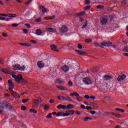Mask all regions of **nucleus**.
Here are the masks:
<instances>
[{"label": "nucleus", "mask_w": 128, "mask_h": 128, "mask_svg": "<svg viewBox=\"0 0 128 128\" xmlns=\"http://www.w3.org/2000/svg\"><path fill=\"white\" fill-rule=\"evenodd\" d=\"M59 32L62 34H66V32H68V26H66L62 25L59 28Z\"/></svg>", "instance_id": "f257e3e1"}, {"label": "nucleus", "mask_w": 128, "mask_h": 128, "mask_svg": "<svg viewBox=\"0 0 128 128\" xmlns=\"http://www.w3.org/2000/svg\"><path fill=\"white\" fill-rule=\"evenodd\" d=\"M42 98L40 97H38L37 100H34V102L32 104L33 108H36L39 104V102H42Z\"/></svg>", "instance_id": "f03ea898"}, {"label": "nucleus", "mask_w": 128, "mask_h": 128, "mask_svg": "<svg viewBox=\"0 0 128 128\" xmlns=\"http://www.w3.org/2000/svg\"><path fill=\"white\" fill-rule=\"evenodd\" d=\"M12 77L13 78L15 79L16 82L18 84L22 83V75H12Z\"/></svg>", "instance_id": "7ed1b4c3"}, {"label": "nucleus", "mask_w": 128, "mask_h": 128, "mask_svg": "<svg viewBox=\"0 0 128 128\" xmlns=\"http://www.w3.org/2000/svg\"><path fill=\"white\" fill-rule=\"evenodd\" d=\"M108 16H102L100 20V22L101 26H104V24H106V22H108Z\"/></svg>", "instance_id": "20e7f679"}, {"label": "nucleus", "mask_w": 128, "mask_h": 128, "mask_svg": "<svg viewBox=\"0 0 128 128\" xmlns=\"http://www.w3.org/2000/svg\"><path fill=\"white\" fill-rule=\"evenodd\" d=\"M10 108V104L8 103L6 101L0 102V108Z\"/></svg>", "instance_id": "39448f33"}, {"label": "nucleus", "mask_w": 128, "mask_h": 128, "mask_svg": "<svg viewBox=\"0 0 128 128\" xmlns=\"http://www.w3.org/2000/svg\"><path fill=\"white\" fill-rule=\"evenodd\" d=\"M58 100H66V102H72V100L68 96L64 97L63 96H58Z\"/></svg>", "instance_id": "423d86ee"}, {"label": "nucleus", "mask_w": 128, "mask_h": 128, "mask_svg": "<svg viewBox=\"0 0 128 128\" xmlns=\"http://www.w3.org/2000/svg\"><path fill=\"white\" fill-rule=\"evenodd\" d=\"M83 82H84V84H87L88 86L92 84V79L86 77L83 78Z\"/></svg>", "instance_id": "0eeeda50"}, {"label": "nucleus", "mask_w": 128, "mask_h": 128, "mask_svg": "<svg viewBox=\"0 0 128 128\" xmlns=\"http://www.w3.org/2000/svg\"><path fill=\"white\" fill-rule=\"evenodd\" d=\"M8 84L9 86V92H12V89L14 88V84L12 82L11 80H8Z\"/></svg>", "instance_id": "6e6552de"}, {"label": "nucleus", "mask_w": 128, "mask_h": 128, "mask_svg": "<svg viewBox=\"0 0 128 128\" xmlns=\"http://www.w3.org/2000/svg\"><path fill=\"white\" fill-rule=\"evenodd\" d=\"M126 78V74H122L120 75L117 78V80L118 82H122V80H124Z\"/></svg>", "instance_id": "1a4fd4ad"}, {"label": "nucleus", "mask_w": 128, "mask_h": 128, "mask_svg": "<svg viewBox=\"0 0 128 128\" xmlns=\"http://www.w3.org/2000/svg\"><path fill=\"white\" fill-rule=\"evenodd\" d=\"M10 92L11 94L13 96V98H20V94H18L16 92H15L13 90Z\"/></svg>", "instance_id": "9d476101"}, {"label": "nucleus", "mask_w": 128, "mask_h": 128, "mask_svg": "<svg viewBox=\"0 0 128 128\" xmlns=\"http://www.w3.org/2000/svg\"><path fill=\"white\" fill-rule=\"evenodd\" d=\"M46 32H56L58 30L56 28H46Z\"/></svg>", "instance_id": "9b49d317"}, {"label": "nucleus", "mask_w": 128, "mask_h": 128, "mask_svg": "<svg viewBox=\"0 0 128 128\" xmlns=\"http://www.w3.org/2000/svg\"><path fill=\"white\" fill-rule=\"evenodd\" d=\"M104 80H112V76H110L108 75H105L103 76Z\"/></svg>", "instance_id": "f8f14e48"}, {"label": "nucleus", "mask_w": 128, "mask_h": 128, "mask_svg": "<svg viewBox=\"0 0 128 128\" xmlns=\"http://www.w3.org/2000/svg\"><path fill=\"white\" fill-rule=\"evenodd\" d=\"M37 66L40 68H42L44 66V63L42 61H39L37 63Z\"/></svg>", "instance_id": "ddd939ff"}, {"label": "nucleus", "mask_w": 128, "mask_h": 128, "mask_svg": "<svg viewBox=\"0 0 128 128\" xmlns=\"http://www.w3.org/2000/svg\"><path fill=\"white\" fill-rule=\"evenodd\" d=\"M57 108H58V110H60V108H62V110H66V106L60 104L57 106Z\"/></svg>", "instance_id": "4468645a"}, {"label": "nucleus", "mask_w": 128, "mask_h": 128, "mask_svg": "<svg viewBox=\"0 0 128 128\" xmlns=\"http://www.w3.org/2000/svg\"><path fill=\"white\" fill-rule=\"evenodd\" d=\"M40 10H42V12L44 14V12H48V9L44 7V6H40Z\"/></svg>", "instance_id": "2eb2a0df"}, {"label": "nucleus", "mask_w": 128, "mask_h": 128, "mask_svg": "<svg viewBox=\"0 0 128 128\" xmlns=\"http://www.w3.org/2000/svg\"><path fill=\"white\" fill-rule=\"evenodd\" d=\"M56 88H58L59 90H68V88L64 86H56Z\"/></svg>", "instance_id": "dca6fc26"}, {"label": "nucleus", "mask_w": 128, "mask_h": 128, "mask_svg": "<svg viewBox=\"0 0 128 128\" xmlns=\"http://www.w3.org/2000/svg\"><path fill=\"white\" fill-rule=\"evenodd\" d=\"M56 18V16H46L44 18V20H54Z\"/></svg>", "instance_id": "f3484780"}, {"label": "nucleus", "mask_w": 128, "mask_h": 128, "mask_svg": "<svg viewBox=\"0 0 128 128\" xmlns=\"http://www.w3.org/2000/svg\"><path fill=\"white\" fill-rule=\"evenodd\" d=\"M62 70L64 72H68L69 68H68V66H64L62 68Z\"/></svg>", "instance_id": "a211bd4d"}, {"label": "nucleus", "mask_w": 128, "mask_h": 128, "mask_svg": "<svg viewBox=\"0 0 128 128\" xmlns=\"http://www.w3.org/2000/svg\"><path fill=\"white\" fill-rule=\"evenodd\" d=\"M50 48H51V50H52L54 52H58V50L56 49L58 48V46L56 45H52L50 46Z\"/></svg>", "instance_id": "6ab92c4d"}, {"label": "nucleus", "mask_w": 128, "mask_h": 128, "mask_svg": "<svg viewBox=\"0 0 128 128\" xmlns=\"http://www.w3.org/2000/svg\"><path fill=\"white\" fill-rule=\"evenodd\" d=\"M74 108V105L72 104H68L66 106V108H67V110H72Z\"/></svg>", "instance_id": "aec40b11"}, {"label": "nucleus", "mask_w": 128, "mask_h": 128, "mask_svg": "<svg viewBox=\"0 0 128 128\" xmlns=\"http://www.w3.org/2000/svg\"><path fill=\"white\" fill-rule=\"evenodd\" d=\"M20 46H31L32 44L30 43H19Z\"/></svg>", "instance_id": "412c9836"}, {"label": "nucleus", "mask_w": 128, "mask_h": 128, "mask_svg": "<svg viewBox=\"0 0 128 128\" xmlns=\"http://www.w3.org/2000/svg\"><path fill=\"white\" fill-rule=\"evenodd\" d=\"M36 32L38 36H42V30L40 29H38L36 30Z\"/></svg>", "instance_id": "4be33fe9"}, {"label": "nucleus", "mask_w": 128, "mask_h": 128, "mask_svg": "<svg viewBox=\"0 0 128 128\" xmlns=\"http://www.w3.org/2000/svg\"><path fill=\"white\" fill-rule=\"evenodd\" d=\"M20 64H14L12 66V68L14 70H20Z\"/></svg>", "instance_id": "5701e85b"}, {"label": "nucleus", "mask_w": 128, "mask_h": 128, "mask_svg": "<svg viewBox=\"0 0 128 128\" xmlns=\"http://www.w3.org/2000/svg\"><path fill=\"white\" fill-rule=\"evenodd\" d=\"M70 96H76V98H77L78 96H80V94H78V93L76 92H74L73 93H70Z\"/></svg>", "instance_id": "b1692460"}, {"label": "nucleus", "mask_w": 128, "mask_h": 128, "mask_svg": "<svg viewBox=\"0 0 128 128\" xmlns=\"http://www.w3.org/2000/svg\"><path fill=\"white\" fill-rule=\"evenodd\" d=\"M8 18H16V14H8Z\"/></svg>", "instance_id": "393cba45"}, {"label": "nucleus", "mask_w": 128, "mask_h": 128, "mask_svg": "<svg viewBox=\"0 0 128 128\" xmlns=\"http://www.w3.org/2000/svg\"><path fill=\"white\" fill-rule=\"evenodd\" d=\"M56 84H62L64 82V80L60 78H58L56 80Z\"/></svg>", "instance_id": "a878e982"}, {"label": "nucleus", "mask_w": 128, "mask_h": 128, "mask_svg": "<svg viewBox=\"0 0 128 128\" xmlns=\"http://www.w3.org/2000/svg\"><path fill=\"white\" fill-rule=\"evenodd\" d=\"M70 116H72L74 114V110H69L67 111Z\"/></svg>", "instance_id": "bb28decb"}, {"label": "nucleus", "mask_w": 128, "mask_h": 128, "mask_svg": "<svg viewBox=\"0 0 128 128\" xmlns=\"http://www.w3.org/2000/svg\"><path fill=\"white\" fill-rule=\"evenodd\" d=\"M76 100L79 102H82V98L80 97V95L76 97Z\"/></svg>", "instance_id": "cd10ccee"}, {"label": "nucleus", "mask_w": 128, "mask_h": 128, "mask_svg": "<svg viewBox=\"0 0 128 128\" xmlns=\"http://www.w3.org/2000/svg\"><path fill=\"white\" fill-rule=\"evenodd\" d=\"M30 112H32L33 114H37L38 111H36V110L34 109V108H31L30 110Z\"/></svg>", "instance_id": "c85d7f7f"}, {"label": "nucleus", "mask_w": 128, "mask_h": 128, "mask_svg": "<svg viewBox=\"0 0 128 128\" xmlns=\"http://www.w3.org/2000/svg\"><path fill=\"white\" fill-rule=\"evenodd\" d=\"M20 84H28V81H26V80L22 78V80L21 81V83Z\"/></svg>", "instance_id": "c756f323"}, {"label": "nucleus", "mask_w": 128, "mask_h": 128, "mask_svg": "<svg viewBox=\"0 0 128 128\" xmlns=\"http://www.w3.org/2000/svg\"><path fill=\"white\" fill-rule=\"evenodd\" d=\"M100 46L102 48H104V46H106V42H102Z\"/></svg>", "instance_id": "7c9ffc66"}, {"label": "nucleus", "mask_w": 128, "mask_h": 128, "mask_svg": "<svg viewBox=\"0 0 128 128\" xmlns=\"http://www.w3.org/2000/svg\"><path fill=\"white\" fill-rule=\"evenodd\" d=\"M116 110H117V112H126L124 109L116 108Z\"/></svg>", "instance_id": "2f4dec72"}, {"label": "nucleus", "mask_w": 128, "mask_h": 128, "mask_svg": "<svg viewBox=\"0 0 128 128\" xmlns=\"http://www.w3.org/2000/svg\"><path fill=\"white\" fill-rule=\"evenodd\" d=\"M57 116H64V112H59L56 114Z\"/></svg>", "instance_id": "473e14b6"}, {"label": "nucleus", "mask_w": 128, "mask_h": 128, "mask_svg": "<svg viewBox=\"0 0 128 128\" xmlns=\"http://www.w3.org/2000/svg\"><path fill=\"white\" fill-rule=\"evenodd\" d=\"M26 70V66H20V65L19 70Z\"/></svg>", "instance_id": "72a5a7b5"}, {"label": "nucleus", "mask_w": 128, "mask_h": 128, "mask_svg": "<svg viewBox=\"0 0 128 128\" xmlns=\"http://www.w3.org/2000/svg\"><path fill=\"white\" fill-rule=\"evenodd\" d=\"M84 24H85L82 26V28H86V26H88V20H86Z\"/></svg>", "instance_id": "f704fd0d"}, {"label": "nucleus", "mask_w": 128, "mask_h": 128, "mask_svg": "<svg viewBox=\"0 0 128 128\" xmlns=\"http://www.w3.org/2000/svg\"><path fill=\"white\" fill-rule=\"evenodd\" d=\"M124 52H128V46H126L124 47L123 49Z\"/></svg>", "instance_id": "c9c22d12"}, {"label": "nucleus", "mask_w": 128, "mask_h": 128, "mask_svg": "<svg viewBox=\"0 0 128 128\" xmlns=\"http://www.w3.org/2000/svg\"><path fill=\"white\" fill-rule=\"evenodd\" d=\"M28 100H30L28 98L23 99L22 100V102H23V104H25V102H28Z\"/></svg>", "instance_id": "e433bc0d"}, {"label": "nucleus", "mask_w": 128, "mask_h": 128, "mask_svg": "<svg viewBox=\"0 0 128 128\" xmlns=\"http://www.w3.org/2000/svg\"><path fill=\"white\" fill-rule=\"evenodd\" d=\"M97 8H100L101 10H104V6H102V5H99L96 6Z\"/></svg>", "instance_id": "4c0bfd02"}, {"label": "nucleus", "mask_w": 128, "mask_h": 128, "mask_svg": "<svg viewBox=\"0 0 128 128\" xmlns=\"http://www.w3.org/2000/svg\"><path fill=\"white\" fill-rule=\"evenodd\" d=\"M35 22H42V18H38L36 19Z\"/></svg>", "instance_id": "58836bf2"}, {"label": "nucleus", "mask_w": 128, "mask_h": 128, "mask_svg": "<svg viewBox=\"0 0 128 128\" xmlns=\"http://www.w3.org/2000/svg\"><path fill=\"white\" fill-rule=\"evenodd\" d=\"M2 72H4L5 74H8V71L7 69L4 68L2 69Z\"/></svg>", "instance_id": "ea45409f"}, {"label": "nucleus", "mask_w": 128, "mask_h": 128, "mask_svg": "<svg viewBox=\"0 0 128 128\" xmlns=\"http://www.w3.org/2000/svg\"><path fill=\"white\" fill-rule=\"evenodd\" d=\"M112 46V42H106V46Z\"/></svg>", "instance_id": "a19ab883"}, {"label": "nucleus", "mask_w": 128, "mask_h": 128, "mask_svg": "<svg viewBox=\"0 0 128 128\" xmlns=\"http://www.w3.org/2000/svg\"><path fill=\"white\" fill-rule=\"evenodd\" d=\"M86 52L82 51H80V56H86Z\"/></svg>", "instance_id": "79ce46f5"}, {"label": "nucleus", "mask_w": 128, "mask_h": 128, "mask_svg": "<svg viewBox=\"0 0 128 128\" xmlns=\"http://www.w3.org/2000/svg\"><path fill=\"white\" fill-rule=\"evenodd\" d=\"M48 108H50V106L48 105H45L44 106V110H48Z\"/></svg>", "instance_id": "37998d69"}, {"label": "nucleus", "mask_w": 128, "mask_h": 128, "mask_svg": "<svg viewBox=\"0 0 128 128\" xmlns=\"http://www.w3.org/2000/svg\"><path fill=\"white\" fill-rule=\"evenodd\" d=\"M52 113H50L46 116L47 118H52Z\"/></svg>", "instance_id": "c03bdc74"}, {"label": "nucleus", "mask_w": 128, "mask_h": 128, "mask_svg": "<svg viewBox=\"0 0 128 128\" xmlns=\"http://www.w3.org/2000/svg\"><path fill=\"white\" fill-rule=\"evenodd\" d=\"M68 84L70 86H72V80H70L68 82Z\"/></svg>", "instance_id": "a18cd8bd"}, {"label": "nucleus", "mask_w": 128, "mask_h": 128, "mask_svg": "<svg viewBox=\"0 0 128 128\" xmlns=\"http://www.w3.org/2000/svg\"><path fill=\"white\" fill-rule=\"evenodd\" d=\"M12 26H13V28H16V26H18V24H12Z\"/></svg>", "instance_id": "49530a36"}, {"label": "nucleus", "mask_w": 128, "mask_h": 128, "mask_svg": "<svg viewBox=\"0 0 128 128\" xmlns=\"http://www.w3.org/2000/svg\"><path fill=\"white\" fill-rule=\"evenodd\" d=\"M24 26H27L28 28H32V26H30V24H25Z\"/></svg>", "instance_id": "de8ad7c7"}, {"label": "nucleus", "mask_w": 128, "mask_h": 128, "mask_svg": "<svg viewBox=\"0 0 128 128\" xmlns=\"http://www.w3.org/2000/svg\"><path fill=\"white\" fill-rule=\"evenodd\" d=\"M90 4V0H85V4Z\"/></svg>", "instance_id": "09e8293b"}, {"label": "nucleus", "mask_w": 128, "mask_h": 128, "mask_svg": "<svg viewBox=\"0 0 128 128\" xmlns=\"http://www.w3.org/2000/svg\"><path fill=\"white\" fill-rule=\"evenodd\" d=\"M32 0H28V1H27L26 3L25 4L26 6H28V4H30V2H32Z\"/></svg>", "instance_id": "8fccbe9b"}, {"label": "nucleus", "mask_w": 128, "mask_h": 128, "mask_svg": "<svg viewBox=\"0 0 128 128\" xmlns=\"http://www.w3.org/2000/svg\"><path fill=\"white\" fill-rule=\"evenodd\" d=\"M90 6H86L85 7H84V10H90Z\"/></svg>", "instance_id": "3c124183"}, {"label": "nucleus", "mask_w": 128, "mask_h": 128, "mask_svg": "<svg viewBox=\"0 0 128 128\" xmlns=\"http://www.w3.org/2000/svg\"><path fill=\"white\" fill-rule=\"evenodd\" d=\"M70 116L68 112L64 113L63 116Z\"/></svg>", "instance_id": "603ef678"}, {"label": "nucleus", "mask_w": 128, "mask_h": 128, "mask_svg": "<svg viewBox=\"0 0 128 128\" xmlns=\"http://www.w3.org/2000/svg\"><path fill=\"white\" fill-rule=\"evenodd\" d=\"M0 64H4V60L0 58Z\"/></svg>", "instance_id": "864d4df0"}, {"label": "nucleus", "mask_w": 128, "mask_h": 128, "mask_svg": "<svg viewBox=\"0 0 128 128\" xmlns=\"http://www.w3.org/2000/svg\"><path fill=\"white\" fill-rule=\"evenodd\" d=\"M90 112L91 114H96V112L94 110H91Z\"/></svg>", "instance_id": "5fc2aeb1"}, {"label": "nucleus", "mask_w": 128, "mask_h": 128, "mask_svg": "<svg viewBox=\"0 0 128 128\" xmlns=\"http://www.w3.org/2000/svg\"><path fill=\"white\" fill-rule=\"evenodd\" d=\"M83 120L84 122H88V117H86L83 118Z\"/></svg>", "instance_id": "6e6d98bb"}, {"label": "nucleus", "mask_w": 128, "mask_h": 128, "mask_svg": "<svg viewBox=\"0 0 128 128\" xmlns=\"http://www.w3.org/2000/svg\"><path fill=\"white\" fill-rule=\"evenodd\" d=\"M122 4H123L124 6H126V0H124L122 2Z\"/></svg>", "instance_id": "4d7b16f0"}, {"label": "nucleus", "mask_w": 128, "mask_h": 128, "mask_svg": "<svg viewBox=\"0 0 128 128\" xmlns=\"http://www.w3.org/2000/svg\"><path fill=\"white\" fill-rule=\"evenodd\" d=\"M23 32L24 34H26L28 32V30L26 29H23Z\"/></svg>", "instance_id": "13d9d810"}, {"label": "nucleus", "mask_w": 128, "mask_h": 128, "mask_svg": "<svg viewBox=\"0 0 128 128\" xmlns=\"http://www.w3.org/2000/svg\"><path fill=\"white\" fill-rule=\"evenodd\" d=\"M86 42H92V39H86L85 40Z\"/></svg>", "instance_id": "bf43d9fd"}, {"label": "nucleus", "mask_w": 128, "mask_h": 128, "mask_svg": "<svg viewBox=\"0 0 128 128\" xmlns=\"http://www.w3.org/2000/svg\"><path fill=\"white\" fill-rule=\"evenodd\" d=\"M115 116H116V118H122V116H120V114H115Z\"/></svg>", "instance_id": "052dcab7"}, {"label": "nucleus", "mask_w": 128, "mask_h": 128, "mask_svg": "<svg viewBox=\"0 0 128 128\" xmlns=\"http://www.w3.org/2000/svg\"><path fill=\"white\" fill-rule=\"evenodd\" d=\"M78 48L80 50H82V44H78Z\"/></svg>", "instance_id": "680f3d73"}, {"label": "nucleus", "mask_w": 128, "mask_h": 128, "mask_svg": "<svg viewBox=\"0 0 128 128\" xmlns=\"http://www.w3.org/2000/svg\"><path fill=\"white\" fill-rule=\"evenodd\" d=\"M21 110H26V106H22L21 107Z\"/></svg>", "instance_id": "e2e57ef3"}, {"label": "nucleus", "mask_w": 128, "mask_h": 128, "mask_svg": "<svg viewBox=\"0 0 128 128\" xmlns=\"http://www.w3.org/2000/svg\"><path fill=\"white\" fill-rule=\"evenodd\" d=\"M2 36H3L4 38H6V36H8V34L6 33L3 32L2 34Z\"/></svg>", "instance_id": "0e129e2a"}, {"label": "nucleus", "mask_w": 128, "mask_h": 128, "mask_svg": "<svg viewBox=\"0 0 128 128\" xmlns=\"http://www.w3.org/2000/svg\"><path fill=\"white\" fill-rule=\"evenodd\" d=\"M80 108H83L84 110L86 109V106H84V104H81L80 106Z\"/></svg>", "instance_id": "69168bd1"}, {"label": "nucleus", "mask_w": 128, "mask_h": 128, "mask_svg": "<svg viewBox=\"0 0 128 128\" xmlns=\"http://www.w3.org/2000/svg\"><path fill=\"white\" fill-rule=\"evenodd\" d=\"M86 110H92V106H86Z\"/></svg>", "instance_id": "338daca9"}, {"label": "nucleus", "mask_w": 128, "mask_h": 128, "mask_svg": "<svg viewBox=\"0 0 128 128\" xmlns=\"http://www.w3.org/2000/svg\"><path fill=\"white\" fill-rule=\"evenodd\" d=\"M0 16H8V14H0Z\"/></svg>", "instance_id": "774afa93"}]
</instances>
